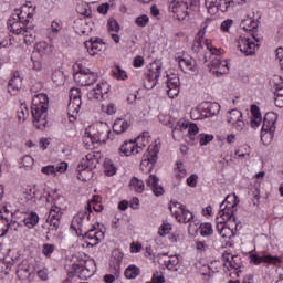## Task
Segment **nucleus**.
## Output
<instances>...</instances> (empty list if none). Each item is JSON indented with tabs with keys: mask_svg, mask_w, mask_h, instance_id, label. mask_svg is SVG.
<instances>
[{
	"mask_svg": "<svg viewBox=\"0 0 283 283\" xmlns=\"http://www.w3.org/2000/svg\"><path fill=\"white\" fill-rule=\"evenodd\" d=\"M50 99L44 93L35 94L31 102V114L33 116V125L36 129H45L48 126V108Z\"/></svg>",
	"mask_w": 283,
	"mask_h": 283,
	"instance_id": "1",
	"label": "nucleus"
},
{
	"mask_svg": "<svg viewBox=\"0 0 283 283\" xmlns=\"http://www.w3.org/2000/svg\"><path fill=\"white\" fill-rule=\"evenodd\" d=\"M209 25H211V20H206L205 22H202L201 29L195 36L192 43V52H195V54H205V52H207V56H211V54H218V48L211 44V40L205 39Z\"/></svg>",
	"mask_w": 283,
	"mask_h": 283,
	"instance_id": "2",
	"label": "nucleus"
},
{
	"mask_svg": "<svg viewBox=\"0 0 283 283\" xmlns=\"http://www.w3.org/2000/svg\"><path fill=\"white\" fill-rule=\"evenodd\" d=\"M101 163V153H88L77 166V178L83 182H87L94 176L93 169H96V165Z\"/></svg>",
	"mask_w": 283,
	"mask_h": 283,
	"instance_id": "3",
	"label": "nucleus"
},
{
	"mask_svg": "<svg viewBox=\"0 0 283 283\" xmlns=\"http://www.w3.org/2000/svg\"><path fill=\"white\" fill-rule=\"evenodd\" d=\"M42 202H44L45 209L49 211L46 222L50 224L53 231H57L61 227V218H63V209L60 208L56 200L52 195L48 193L41 197Z\"/></svg>",
	"mask_w": 283,
	"mask_h": 283,
	"instance_id": "4",
	"label": "nucleus"
},
{
	"mask_svg": "<svg viewBox=\"0 0 283 283\" xmlns=\"http://www.w3.org/2000/svg\"><path fill=\"white\" fill-rule=\"evenodd\" d=\"M109 126L103 122H95L87 126L84 132L85 138H90L93 145L106 143L109 139Z\"/></svg>",
	"mask_w": 283,
	"mask_h": 283,
	"instance_id": "5",
	"label": "nucleus"
},
{
	"mask_svg": "<svg viewBox=\"0 0 283 283\" xmlns=\"http://www.w3.org/2000/svg\"><path fill=\"white\" fill-rule=\"evenodd\" d=\"M220 54H222V51L218 49V53L207 55V51H205L202 54L198 55L203 56L206 63L207 61H210V71L213 72V74H217V76L229 74V62L227 60H222Z\"/></svg>",
	"mask_w": 283,
	"mask_h": 283,
	"instance_id": "6",
	"label": "nucleus"
},
{
	"mask_svg": "<svg viewBox=\"0 0 283 283\" xmlns=\"http://www.w3.org/2000/svg\"><path fill=\"white\" fill-rule=\"evenodd\" d=\"M238 196L235 193L227 196L224 201L220 205V210L217 218L221 221L228 222V220H235V211H238Z\"/></svg>",
	"mask_w": 283,
	"mask_h": 283,
	"instance_id": "7",
	"label": "nucleus"
},
{
	"mask_svg": "<svg viewBox=\"0 0 283 283\" xmlns=\"http://www.w3.org/2000/svg\"><path fill=\"white\" fill-rule=\"evenodd\" d=\"M275 123H277V114L266 113L261 128V140L264 145H269L275 136Z\"/></svg>",
	"mask_w": 283,
	"mask_h": 283,
	"instance_id": "8",
	"label": "nucleus"
},
{
	"mask_svg": "<svg viewBox=\"0 0 283 283\" xmlns=\"http://www.w3.org/2000/svg\"><path fill=\"white\" fill-rule=\"evenodd\" d=\"M75 69H77V72L74 74V81L77 82L78 85L87 87L88 85H94V83H96L98 75L90 69L83 67L81 62L75 64Z\"/></svg>",
	"mask_w": 283,
	"mask_h": 283,
	"instance_id": "9",
	"label": "nucleus"
},
{
	"mask_svg": "<svg viewBox=\"0 0 283 283\" xmlns=\"http://www.w3.org/2000/svg\"><path fill=\"white\" fill-rule=\"evenodd\" d=\"M69 106H67V114L70 123H74L76 118H78V112H81V90L73 87L70 90L69 94Z\"/></svg>",
	"mask_w": 283,
	"mask_h": 283,
	"instance_id": "10",
	"label": "nucleus"
},
{
	"mask_svg": "<svg viewBox=\"0 0 283 283\" xmlns=\"http://www.w3.org/2000/svg\"><path fill=\"white\" fill-rule=\"evenodd\" d=\"M170 213H172L174 218L181 224H187L193 220V212L187 209V206L178 202L171 201L169 206Z\"/></svg>",
	"mask_w": 283,
	"mask_h": 283,
	"instance_id": "11",
	"label": "nucleus"
},
{
	"mask_svg": "<svg viewBox=\"0 0 283 283\" xmlns=\"http://www.w3.org/2000/svg\"><path fill=\"white\" fill-rule=\"evenodd\" d=\"M235 46L241 54H244V56H253L255 50L260 48V44L255 43V38L239 35L235 39Z\"/></svg>",
	"mask_w": 283,
	"mask_h": 283,
	"instance_id": "12",
	"label": "nucleus"
},
{
	"mask_svg": "<svg viewBox=\"0 0 283 283\" xmlns=\"http://www.w3.org/2000/svg\"><path fill=\"white\" fill-rule=\"evenodd\" d=\"M156 160H158V146L153 145L148 147L147 151L143 156L140 163L142 171H144V174H151V169H154Z\"/></svg>",
	"mask_w": 283,
	"mask_h": 283,
	"instance_id": "13",
	"label": "nucleus"
},
{
	"mask_svg": "<svg viewBox=\"0 0 283 283\" xmlns=\"http://www.w3.org/2000/svg\"><path fill=\"white\" fill-rule=\"evenodd\" d=\"M169 12L177 21H185L189 17V2L187 0H172L169 4Z\"/></svg>",
	"mask_w": 283,
	"mask_h": 283,
	"instance_id": "14",
	"label": "nucleus"
},
{
	"mask_svg": "<svg viewBox=\"0 0 283 283\" xmlns=\"http://www.w3.org/2000/svg\"><path fill=\"white\" fill-rule=\"evenodd\" d=\"M227 123H229V125H231L233 129H235V132H238L239 134H242V132H247L244 115L238 108L228 112Z\"/></svg>",
	"mask_w": 283,
	"mask_h": 283,
	"instance_id": "15",
	"label": "nucleus"
},
{
	"mask_svg": "<svg viewBox=\"0 0 283 283\" xmlns=\"http://www.w3.org/2000/svg\"><path fill=\"white\" fill-rule=\"evenodd\" d=\"M160 72H163V65L156 62L150 64V67L144 81L145 90H154V87L158 85V78H160Z\"/></svg>",
	"mask_w": 283,
	"mask_h": 283,
	"instance_id": "16",
	"label": "nucleus"
},
{
	"mask_svg": "<svg viewBox=\"0 0 283 283\" xmlns=\"http://www.w3.org/2000/svg\"><path fill=\"white\" fill-rule=\"evenodd\" d=\"M10 216V211L8 208L2 207L0 209V238H3L10 229L17 230V227H19V223L17 221H11L8 219Z\"/></svg>",
	"mask_w": 283,
	"mask_h": 283,
	"instance_id": "17",
	"label": "nucleus"
},
{
	"mask_svg": "<svg viewBox=\"0 0 283 283\" xmlns=\"http://www.w3.org/2000/svg\"><path fill=\"white\" fill-rule=\"evenodd\" d=\"M73 28L80 36H87L94 30V22L87 18H80L74 21Z\"/></svg>",
	"mask_w": 283,
	"mask_h": 283,
	"instance_id": "18",
	"label": "nucleus"
},
{
	"mask_svg": "<svg viewBox=\"0 0 283 283\" xmlns=\"http://www.w3.org/2000/svg\"><path fill=\"white\" fill-rule=\"evenodd\" d=\"M34 10H36V7L32 6V2H27L20 9L15 10L13 17L19 19L22 23H30L31 19L34 17Z\"/></svg>",
	"mask_w": 283,
	"mask_h": 283,
	"instance_id": "19",
	"label": "nucleus"
},
{
	"mask_svg": "<svg viewBox=\"0 0 283 283\" xmlns=\"http://www.w3.org/2000/svg\"><path fill=\"white\" fill-rule=\"evenodd\" d=\"M250 262L256 266L260 264H266V266L280 265V258L273 255H260L258 253L250 254Z\"/></svg>",
	"mask_w": 283,
	"mask_h": 283,
	"instance_id": "20",
	"label": "nucleus"
},
{
	"mask_svg": "<svg viewBox=\"0 0 283 283\" xmlns=\"http://www.w3.org/2000/svg\"><path fill=\"white\" fill-rule=\"evenodd\" d=\"M17 276L20 281L23 283H30L32 280H34V271H32V268L30 266V263L28 261H22L17 270Z\"/></svg>",
	"mask_w": 283,
	"mask_h": 283,
	"instance_id": "21",
	"label": "nucleus"
},
{
	"mask_svg": "<svg viewBox=\"0 0 283 283\" xmlns=\"http://www.w3.org/2000/svg\"><path fill=\"white\" fill-rule=\"evenodd\" d=\"M70 165L66 161H61L56 165H48L41 168V174L44 176H59L61 174H65Z\"/></svg>",
	"mask_w": 283,
	"mask_h": 283,
	"instance_id": "22",
	"label": "nucleus"
},
{
	"mask_svg": "<svg viewBox=\"0 0 283 283\" xmlns=\"http://www.w3.org/2000/svg\"><path fill=\"white\" fill-rule=\"evenodd\" d=\"M103 238H105V233L103 231H96L94 229L88 231L84 230L83 240L86 242V247H96Z\"/></svg>",
	"mask_w": 283,
	"mask_h": 283,
	"instance_id": "23",
	"label": "nucleus"
},
{
	"mask_svg": "<svg viewBox=\"0 0 283 283\" xmlns=\"http://www.w3.org/2000/svg\"><path fill=\"white\" fill-rule=\"evenodd\" d=\"M166 92L169 98H176L180 94V77L174 75L166 81Z\"/></svg>",
	"mask_w": 283,
	"mask_h": 283,
	"instance_id": "24",
	"label": "nucleus"
},
{
	"mask_svg": "<svg viewBox=\"0 0 283 283\" xmlns=\"http://www.w3.org/2000/svg\"><path fill=\"white\" fill-rule=\"evenodd\" d=\"M109 93V84L107 82H102L96 85L88 94L87 97L91 101H101L105 94Z\"/></svg>",
	"mask_w": 283,
	"mask_h": 283,
	"instance_id": "25",
	"label": "nucleus"
},
{
	"mask_svg": "<svg viewBox=\"0 0 283 283\" xmlns=\"http://www.w3.org/2000/svg\"><path fill=\"white\" fill-rule=\"evenodd\" d=\"M90 56H96L98 52H103L105 50V43L101 39L92 38L90 41L84 43Z\"/></svg>",
	"mask_w": 283,
	"mask_h": 283,
	"instance_id": "26",
	"label": "nucleus"
},
{
	"mask_svg": "<svg viewBox=\"0 0 283 283\" xmlns=\"http://www.w3.org/2000/svg\"><path fill=\"white\" fill-rule=\"evenodd\" d=\"M201 109H202L203 118H211V116H217V114H220V104L211 103V102H202Z\"/></svg>",
	"mask_w": 283,
	"mask_h": 283,
	"instance_id": "27",
	"label": "nucleus"
},
{
	"mask_svg": "<svg viewBox=\"0 0 283 283\" xmlns=\"http://www.w3.org/2000/svg\"><path fill=\"white\" fill-rule=\"evenodd\" d=\"M224 222L227 221H222L220 218H217V231L224 240H231V238L235 237V231L229 228V226H226Z\"/></svg>",
	"mask_w": 283,
	"mask_h": 283,
	"instance_id": "28",
	"label": "nucleus"
},
{
	"mask_svg": "<svg viewBox=\"0 0 283 283\" xmlns=\"http://www.w3.org/2000/svg\"><path fill=\"white\" fill-rule=\"evenodd\" d=\"M158 182H160V180L157 178L156 175H149L146 179L147 187H149L153 193L157 197L165 193V189L163 188V186H159Z\"/></svg>",
	"mask_w": 283,
	"mask_h": 283,
	"instance_id": "29",
	"label": "nucleus"
},
{
	"mask_svg": "<svg viewBox=\"0 0 283 283\" xmlns=\"http://www.w3.org/2000/svg\"><path fill=\"white\" fill-rule=\"evenodd\" d=\"M159 262L163 266H166L168 271H178V264H180V259L178 258V255H164L159 260Z\"/></svg>",
	"mask_w": 283,
	"mask_h": 283,
	"instance_id": "30",
	"label": "nucleus"
},
{
	"mask_svg": "<svg viewBox=\"0 0 283 283\" xmlns=\"http://www.w3.org/2000/svg\"><path fill=\"white\" fill-rule=\"evenodd\" d=\"M129 127H132V122L124 117H119L116 118L113 124V132L117 135L125 134Z\"/></svg>",
	"mask_w": 283,
	"mask_h": 283,
	"instance_id": "31",
	"label": "nucleus"
},
{
	"mask_svg": "<svg viewBox=\"0 0 283 283\" xmlns=\"http://www.w3.org/2000/svg\"><path fill=\"white\" fill-rule=\"evenodd\" d=\"M119 154H123V156H136V154H140V150H138L135 140H128L119 147Z\"/></svg>",
	"mask_w": 283,
	"mask_h": 283,
	"instance_id": "32",
	"label": "nucleus"
},
{
	"mask_svg": "<svg viewBox=\"0 0 283 283\" xmlns=\"http://www.w3.org/2000/svg\"><path fill=\"white\" fill-rule=\"evenodd\" d=\"M85 218H87V213L85 211L78 212L72 220L71 229L76 231L77 235L83 233V224L85 222Z\"/></svg>",
	"mask_w": 283,
	"mask_h": 283,
	"instance_id": "33",
	"label": "nucleus"
},
{
	"mask_svg": "<svg viewBox=\"0 0 283 283\" xmlns=\"http://www.w3.org/2000/svg\"><path fill=\"white\" fill-rule=\"evenodd\" d=\"M260 27V22L258 19L247 15L244 19L241 20L240 28L245 32H253V30H258Z\"/></svg>",
	"mask_w": 283,
	"mask_h": 283,
	"instance_id": "34",
	"label": "nucleus"
},
{
	"mask_svg": "<svg viewBox=\"0 0 283 283\" xmlns=\"http://www.w3.org/2000/svg\"><path fill=\"white\" fill-rule=\"evenodd\" d=\"M7 25H8V30L11 31L13 34H21L25 29V27H23V22L20 21L14 15L9 18Z\"/></svg>",
	"mask_w": 283,
	"mask_h": 283,
	"instance_id": "35",
	"label": "nucleus"
},
{
	"mask_svg": "<svg viewBox=\"0 0 283 283\" xmlns=\"http://www.w3.org/2000/svg\"><path fill=\"white\" fill-rule=\"evenodd\" d=\"M179 67L182 70V72H198V64L192 57L180 59Z\"/></svg>",
	"mask_w": 283,
	"mask_h": 283,
	"instance_id": "36",
	"label": "nucleus"
},
{
	"mask_svg": "<svg viewBox=\"0 0 283 283\" xmlns=\"http://www.w3.org/2000/svg\"><path fill=\"white\" fill-rule=\"evenodd\" d=\"M19 90H21V77L19 76V73H14L13 77L8 83L7 92L11 94V96H14Z\"/></svg>",
	"mask_w": 283,
	"mask_h": 283,
	"instance_id": "37",
	"label": "nucleus"
},
{
	"mask_svg": "<svg viewBox=\"0 0 283 283\" xmlns=\"http://www.w3.org/2000/svg\"><path fill=\"white\" fill-rule=\"evenodd\" d=\"M94 273H96V263L94 262V260H91L86 263V268H82L80 270L78 277L80 280H90V277H92Z\"/></svg>",
	"mask_w": 283,
	"mask_h": 283,
	"instance_id": "38",
	"label": "nucleus"
},
{
	"mask_svg": "<svg viewBox=\"0 0 283 283\" xmlns=\"http://www.w3.org/2000/svg\"><path fill=\"white\" fill-rule=\"evenodd\" d=\"M49 52H50V45H48V42L40 41L34 46L32 59H36V56H45V54H49Z\"/></svg>",
	"mask_w": 283,
	"mask_h": 283,
	"instance_id": "39",
	"label": "nucleus"
},
{
	"mask_svg": "<svg viewBox=\"0 0 283 283\" xmlns=\"http://www.w3.org/2000/svg\"><path fill=\"white\" fill-rule=\"evenodd\" d=\"M60 30H63V22L61 20L52 21L51 28L48 29V39L54 41Z\"/></svg>",
	"mask_w": 283,
	"mask_h": 283,
	"instance_id": "40",
	"label": "nucleus"
},
{
	"mask_svg": "<svg viewBox=\"0 0 283 283\" xmlns=\"http://www.w3.org/2000/svg\"><path fill=\"white\" fill-rule=\"evenodd\" d=\"M39 214L36 212H29L24 214L23 222L28 229H34L39 224Z\"/></svg>",
	"mask_w": 283,
	"mask_h": 283,
	"instance_id": "41",
	"label": "nucleus"
},
{
	"mask_svg": "<svg viewBox=\"0 0 283 283\" xmlns=\"http://www.w3.org/2000/svg\"><path fill=\"white\" fill-rule=\"evenodd\" d=\"M149 133L144 132L142 135H139L136 139H135V145L137 146L138 151H143V149H145V147L149 146Z\"/></svg>",
	"mask_w": 283,
	"mask_h": 283,
	"instance_id": "42",
	"label": "nucleus"
},
{
	"mask_svg": "<svg viewBox=\"0 0 283 283\" xmlns=\"http://www.w3.org/2000/svg\"><path fill=\"white\" fill-rule=\"evenodd\" d=\"M129 187L132 191L143 193V191H145V181H143V179H138L137 177H133L130 179Z\"/></svg>",
	"mask_w": 283,
	"mask_h": 283,
	"instance_id": "43",
	"label": "nucleus"
},
{
	"mask_svg": "<svg viewBox=\"0 0 283 283\" xmlns=\"http://www.w3.org/2000/svg\"><path fill=\"white\" fill-rule=\"evenodd\" d=\"M140 275V268L136 266V265H129L126 270H125V277L127 280H136V277Z\"/></svg>",
	"mask_w": 283,
	"mask_h": 283,
	"instance_id": "44",
	"label": "nucleus"
},
{
	"mask_svg": "<svg viewBox=\"0 0 283 283\" xmlns=\"http://www.w3.org/2000/svg\"><path fill=\"white\" fill-rule=\"evenodd\" d=\"M233 25H235V21H233V19L223 20L220 24V32H222L223 34H231Z\"/></svg>",
	"mask_w": 283,
	"mask_h": 283,
	"instance_id": "45",
	"label": "nucleus"
},
{
	"mask_svg": "<svg viewBox=\"0 0 283 283\" xmlns=\"http://www.w3.org/2000/svg\"><path fill=\"white\" fill-rule=\"evenodd\" d=\"M23 36V41L27 45L33 43L36 35H34V30L24 28V30L20 33Z\"/></svg>",
	"mask_w": 283,
	"mask_h": 283,
	"instance_id": "46",
	"label": "nucleus"
},
{
	"mask_svg": "<svg viewBox=\"0 0 283 283\" xmlns=\"http://www.w3.org/2000/svg\"><path fill=\"white\" fill-rule=\"evenodd\" d=\"M20 167H23L27 171L32 170L34 167V158L30 155H25L20 159Z\"/></svg>",
	"mask_w": 283,
	"mask_h": 283,
	"instance_id": "47",
	"label": "nucleus"
},
{
	"mask_svg": "<svg viewBox=\"0 0 283 283\" xmlns=\"http://www.w3.org/2000/svg\"><path fill=\"white\" fill-rule=\"evenodd\" d=\"M22 198L27 200V202H34L36 200V187H29L23 191Z\"/></svg>",
	"mask_w": 283,
	"mask_h": 283,
	"instance_id": "48",
	"label": "nucleus"
},
{
	"mask_svg": "<svg viewBox=\"0 0 283 283\" xmlns=\"http://www.w3.org/2000/svg\"><path fill=\"white\" fill-rule=\"evenodd\" d=\"M190 118L192 120H205V115L202 113V105L199 104L190 111Z\"/></svg>",
	"mask_w": 283,
	"mask_h": 283,
	"instance_id": "49",
	"label": "nucleus"
},
{
	"mask_svg": "<svg viewBox=\"0 0 283 283\" xmlns=\"http://www.w3.org/2000/svg\"><path fill=\"white\" fill-rule=\"evenodd\" d=\"M104 171L106 176H114L116 174V166L111 159L104 160Z\"/></svg>",
	"mask_w": 283,
	"mask_h": 283,
	"instance_id": "50",
	"label": "nucleus"
},
{
	"mask_svg": "<svg viewBox=\"0 0 283 283\" xmlns=\"http://www.w3.org/2000/svg\"><path fill=\"white\" fill-rule=\"evenodd\" d=\"M200 233L203 238L213 235V226L210 222L201 223Z\"/></svg>",
	"mask_w": 283,
	"mask_h": 283,
	"instance_id": "51",
	"label": "nucleus"
},
{
	"mask_svg": "<svg viewBox=\"0 0 283 283\" xmlns=\"http://www.w3.org/2000/svg\"><path fill=\"white\" fill-rule=\"evenodd\" d=\"M219 0H206L205 6L209 14H216L218 12Z\"/></svg>",
	"mask_w": 283,
	"mask_h": 283,
	"instance_id": "52",
	"label": "nucleus"
},
{
	"mask_svg": "<svg viewBox=\"0 0 283 283\" xmlns=\"http://www.w3.org/2000/svg\"><path fill=\"white\" fill-rule=\"evenodd\" d=\"M135 24L137 25V28H147V25L149 24V15L147 14L138 15L135 19Z\"/></svg>",
	"mask_w": 283,
	"mask_h": 283,
	"instance_id": "53",
	"label": "nucleus"
},
{
	"mask_svg": "<svg viewBox=\"0 0 283 283\" xmlns=\"http://www.w3.org/2000/svg\"><path fill=\"white\" fill-rule=\"evenodd\" d=\"M229 8H235L231 0H218V10L221 12H227Z\"/></svg>",
	"mask_w": 283,
	"mask_h": 283,
	"instance_id": "54",
	"label": "nucleus"
},
{
	"mask_svg": "<svg viewBox=\"0 0 283 283\" xmlns=\"http://www.w3.org/2000/svg\"><path fill=\"white\" fill-rule=\"evenodd\" d=\"M171 232V223L169 222H164L158 230L159 235H161L163 238H165V235H169V233Z\"/></svg>",
	"mask_w": 283,
	"mask_h": 283,
	"instance_id": "55",
	"label": "nucleus"
},
{
	"mask_svg": "<svg viewBox=\"0 0 283 283\" xmlns=\"http://www.w3.org/2000/svg\"><path fill=\"white\" fill-rule=\"evenodd\" d=\"M102 112H104V114H108V116H114V114L117 112V108L115 104L111 103L107 105H102Z\"/></svg>",
	"mask_w": 283,
	"mask_h": 283,
	"instance_id": "56",
	"label": "nucleus"
},
{
	"mask_svg": "<svg viewBox=\"0 0 283 283\" xmlns=\"http://www.w3.org/2000/svg\"><path fill=\"white\" fill-rule=\"evenodd\" d=\"M113 76H114L117 81H126V78H127V72H125V71L122 70L120 67H117V69L114 70Z\"/></svg>",
	"mask_w": 283,
	"mask_h": 283,
	"instance_id": "57",
	"label": "nucleus"
},
{
	"mask_svg": "<svg viewBox=\"0 0 283 283\" xmlns=\"http://www.w3.org/2000/svg\"><path fill=\"white\" fill-rule=\"evenodd\" d=\"M42 253L45 258H51L52 253H54V244H43L42 245Z\"/></svg>",
	"mask_w": 283,
	"mask_h": 283,
	"instance_id": "58",
	"label": "nucleus"
},
{
	"mask_svg": "<svg viewBox=\"0 0 283 283\" xmlns=\"http://www.w3.org/2000/svg\"><path fill=\"white\" fill-rule=\"evenodd\" d=\"M211 140H213V135H209V134L199 135V145H201V147H205V145H209Z\"/></svg>",
	"mask_w": 283,
	"mask_h": 283,
	"instance_id": "59",
	"label": "nucleus"
},
{
	"mask_svg": "<svg viewBox=\"0 0 283 283\" xmlns=\"http://www.w3.org/2000/svg\"><path fill=\"white\" fill-rule=\"evenodd\" d=\"M201 274L209 280V277H213V274L218 273V270H212L210 265H203L201 270Z\"/></svg>",
	"mask_w": 283,
	"mask_h": 283,
	"instance_id": "60",
	"label": "nucleus"
},
{
	"mask_svg": "<svg viewBox=\"0 0 283 283\" xmlns=\"http://www.w3.org/2000/svg\"><path fill=\"white\" fill-rule=\"evenodd\" d=\"M186 176H187V169H185V166L182 165V163H177L176 177L185 178Z\"/></svg>",
	"mask_w": 283,
	"mask_h": 283,
	"instance_id": "61",
	"label": "nucleus"
},
{
	"mask_svg": "<svg viewBox=\"0 0 283 283\" xmlns=\"http://www.w3.org/2000/svg\"><path fill=\"white\" fill-rule=\"evenodd\" d=\"M108 30L109 32H119L120 25L118 24V21L115 19H109L108 20Z\"/></svg>",
	"mask_w": 283,
	"mask_h": 283,
	"instance_id": "62",
	"label": "nucleus"
},
{
	"mask_svg": "<svg viewBox=\"0 0 283 283\" xmlns=\"http://www.w3.org/2000/svg\"><path fill=\"white\" fill-rule=\"evenodd\" d=\"M12 45V39L8 35H0V50L1 48H10Z\"/></svg>",
	"mask_w": 283,
	"mask_h": 283,
	"instance_id": "63",
	"label": "nucleus"
},
{
	"mask_svg": "<svg viewBox=\"0 0 283 283\" xmlns=\"http://www.w3.org/2000/svg\"><path fill=\"white\" fill-rule=\"evenodd\" d=\"M18 120L19 123H25V119L28 118V108H20L17 112Z\"/></svg>",
	"mask_w": 283,
	"mask_h": 283,
	"instance_id": "64",
	"label": "nucleus"
}]
</instances>
